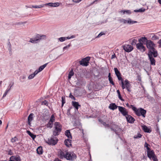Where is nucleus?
I'll return each instance as SVG.
<instances>
[{
    "label": "nucleus",
    "instance_id": "f257e3e1",
    "mask_svg": "<svg viewBox=\"0 0 161 161\" xmlns=\"http://www.w3.org/2000/svg\"><path fill=\"white\" fill-rule=\"evenodd\" d=\"M60 158L61 159L65 158L67 160H74L76 158L75 153L72 152H63L61 151L60 153Z\"/></svg>",
    "mask_w": 161,
    "mask_h": 161
},
{
    "label": "nucleus",
    "instance_id": "f03ea898",
    "mask_svg": "<svg viewBox=\"0 0 161 161\" xmlns=\"http://www.w3.org/2000/svg\"><path fill=\"white\" fill-rule=\"evenodd\" d=\"M130 106L137 116H140L142 115L144 117H145V115L146 113V110L142 108H139V109H137L132 105H131Z\"/></svg>",
    "mask_w": 161,
    "mask_h": 161
},
{
    "label": "nucleus",
    "instance_id": "7ed1b4c3",
    "mask_svg": "<svg viewBox=\"0 0 161 161\" xmlns=\"http://www.w3.org/2000/svg\"><path fill=\"white\" fill-rule=\"evenodd\" d=\"M54 130L53 131V134L54 136L58 135L62 130V125L58 122H55L54 124Z\"/></svg>",
    "mask_w": 161,
    "mask_h": 161
},
{
    "label": "nucleus",
    "instance_id": "20e7f679",
    "mask_svg": "<svg viewBox=\"0 0 161 161\" xmlns=\"http://www.w3.org/2000/svg\"><path fill=\"white\" fill-rule=\"evenodd\" d=\"M46 37V36L45 35L40 36L38 35L35 38H31L30 42L32 43H36L37 42V41H40L42 39H44Z\"/></svg>",
    "mask_w": 161,
    "mask_h": 161
},
{
    "label": "nucleus",
    "instance_id": "39448f33",
    "mask_svg": "<svg viewBox=\"0 0 161 161\" xmlns=\"http://www.w3.org/2000/svg\"><path fill=\"white\" fill-rule=\"evenodd\" d=\"M58 141V139L54 136H52L50 139H48L47 142V143L52 145H54L56 144Z\"/></svg>",
    "mask_w": 161,
    "mask_h": 161
},
{
    "label": "nucleus",
    "instance_id": "423d86ee",
    "mask_svg": "<svg viewBox=\"0 0 161 161\" xmlns=\"http://www.w3.org/2000/svg\"><path fill=\"white\" fill-rule=\"evenodd\" d=\"M147 156L151 160H153V161H157V160L156 156L154 153L153 151L148 150L147 151Z\"/></svg>",
    "mask_w": 161,
    "mask_h": 161
},
{
    "label": "nucleus",
    "instance_id": "0eeeda50",
    "mask_svg": "<svg viewBox=\"0 0 161 161\" xmlns=\"http://www.w3.org/2000/svg\"><path fill=\"white\" fill-rule=\"evenodd\" d=\"M146 46L148 50H150L154 49L155 46V44L153 42L150 40H148L146 43Z\"/></svg>",
    "mask_w": 161,
    "mask_h": 161
},
{
    "label": "nucleus",
    "instance_id": "6e6552de",
    "mask_svg": "<svg viewBox=\"0 0 161 161\" xmlns=\"http://www.w3.org/2000/svg\"><path fill=\"white\" fill-rule=\"evenodd\" d=\"M90 59V57H89L82 59L81 61H80V64L83 66H87L88 65L89 61Z\"/></svg>",
    "mask_w": 161,
    "mask_h": 161
},
{
    "label": "nucleus",
    "instance_id": "1a4fd4ad",
    "mask_svg": "<svg viewBox=\"0 0 161 161\" xmlns=\"http://www.w3.org/2000/svg\"><path fill=\"white\" fill-rule=\"evenodd\" d=\"M158 53L157 51L155 48L150 50H148V57H153V55L154 57H156L158 56Z\"/></svg>",
    "mask_w": 161,
    "mask_h": 161
},
{
    "label": "nucleus",
    "instance_id": "9d476101",
    "mask_svg": "<svg viewBox=\"0 0 161 161\" xmlns=\"http://www.w3.org/2000/svg\"><path fill=\"white\" fill-rule=\"evenodd\" d=\"M124 50L127 52L129 53L133 49V47L131 45L125 44L123 46Z\"/></svg>",
    "mask_w": 161,
    "mask_h": 161
},
{
    "label": "nucleus",
    "instance_id": "9b49d317",
    "mask_svg": "<svg viewBox=\"0 0 161 161\" xmlns=\"http://www.w3.org/2000/svg\"><path fill=\"white\" fill-rule=\"evenodd\" d=\"M118 109L120 112L121 114L124 116H126L128 114V111L126 109L121 106H119Z\"/></svg>",
    "mask_w": 161,
    "mask_h": 161
},
{
    "label": "nucleus",
    "instance_id": "f8f14e48",
    "mask_svg": "<svg viewBox=\"0 0 161 161\" xmlns=\"http://www.w3.org/2000/svg\"><path fill=\"white\" fill-rule=\"evenodd\" d=\"M125 88H126L127 91L129 92L131 91V85L130 84L129 81L127 80H125Z\"/></svg>",
    "mask_w": 161,
    "mask_h": 161
},
{
    "label": "nucleus",
    "instance_id": "ddd939ff",
    "mask_svg": "<svg viewBox=\"0 0 161 161\" xmlns=\"http://www.w3.org/2000/svg\"><path fill=\"white\" fill-rule=\"evenodd\" d=\"M136 48L142 52H144L145 50V47L143 45V44L140 43L136 44Z\"/></svg>",
    "mask_w": 161,
    "mask_h": 161
},
{
    "label": "nucleus",
    "instance_id": "4468645a",
    "mask_svg": "<svg viewBox=\"0 0 161 161\" xmlns=\"http://www.w3.org/2000/svg\"><path fill=\"white\" fill-rule=\"evenodd\" d=\"M20 157L18 155L11 156L8 161H20Z\"/></svg>",
    "mask_w": 161,
    "mask_h": 161
},
{
    "label": "nucleus",
    "instance_id": "2eb2a0df",
    "mask_svg": "<svg viewBox=\"0 0 161 161\" xmlns=\"http://www.w3.org/2000/svg\"><path fill=\"white\" fill-rule=\"evenodd\" d=\"M59 5V3H49L44 4L45 6H48L52 7H56L58 6Z\"/></svg>",
    "mask_w": 161,
    "mask_h": 161
},
{
    "label": "nucleus",
    "instance_id": "dca6fc26",
    "mask_svg": "<svg viewBox=\"0 0 161 161\" xmlns=\"http://www.w3.org/2000/svg\"><path fill=\"white\" fill-rule=\"evenodd\" d=\"M125 117L127 121L130 123H133L135 121L134 119L130 115L127 114Z\"/></svg>",
    "mask_w": 161,
    "mask_h": 161
},
{
    "label": "nucleus",
    "instance_id": "f3484780",
    "mask_svg": "<svg viewBox=\"0 0 161 161\" xmlns=\"http://www.w3.org/2000/svg\"><path fill=\"white\" fill-rule=\"evenodd\" d=\"M33 114L32 113L28 117V124L30 125H31V122L33 120Z\"/></svg>",
    "mask_w": 161,
    "mask_h": 161
},
{
    "label": "nucleus",
    "instance_id": "a211bd4d",
    "mask_svg": "<svg viewBox=\"0 0 161 161\" xmlns=\"http://www.w3.org/2000/svg\"><path fill=\"white\" fill-rule=\"evenodd\" d=\"M137 22V21H133L130 18H128L127 20H125V24L127 23L130 25H132Z\"/></svg>",
    "mask_w": 161,
    "mask_h": 161
},
{
    "label": "nucleus",
    "instance_id": "6ab92c4d",
    "mask_svg": "<svg viewBox=\"0 0 161 161\" xmlns=\"http://www.w3.org/2000/svg\"><path fill=\"white\" fill-rule=\"evenodd\" d=\"M118 106H117L114 103H112L110 104L109 106V108L112 110H114L116 109L117 108H118Z\"/></svg>",
    "mask_w": 161,
    "mask_h": 161
},
{
    "label": "nucleus",
    "instance_id": "aec40b11",
    "mask_svg": "<svg viewBox=\"0 0 161 161\" xmlns=\"http://www.w3.org/2000/svg\"><path fill=\"white\" fill-rule=\"evenodd\" d=\"M44 4H43L41 5H32L31 6H30L29 7H28L29 8H42L44 6Z\"/></svg>",
    "mask_w": 161,
    "mask_h": 161
},
{
    "label": "nucleus",
    "instance_id": "412c9836",
    "mask_svg": "<svg viewBox=\"0 0 161 161\" xmlns=\"http://www.w3.org/2000/svg\"><path fill=\"white\" fill-rule=\"evenodd\" d=\"M71 140L69 138L66 139L64 141L65 144L66 146L68 147L71 146Z\"/></svg>",
    "mask_w": 161,
    "mask_h": 161
},
{
    "label": "nucleus",
    "instance_id": "4be33fe9",
    "mask_svg": "<svg viewBox=\"0 0 161 161\" xmlns=\"http://www.w3.org/2000/svg\"><path fill=\"white\" fill-rule=\"evenodd\" d=\"M147 41H148V40H147V38L145 37H142L138 40V42L139 43L142 44H143L144 42H146L147 43Z\"/></svg>",
    "mask_w": 161,
    "mask_h": 161
},
{
    "label": "nucleus",
    "instance_id": "5701e85b",
    "mask_svg": "<svg viewBox=\"0 0 161 161\" xmlns=\"http://www.w3.org/2000/svg\"><path fill=\"white\" fill-rule=\"evenodd\" d=\"M72 105L76 109L78 110V107H80V105L79 104L78 102L73 101L72 102Z\"/></svg>",
    "mask_w": 161,
    "mask_h": 161
},
{
    "label": "nucleus",
    "instance_id": "b1692460",
    "mask_svg": "<svg viewBox=\"0 0 161 161\" xmlns=\"http://www.w3.org/2000/svg\"><path fill=\"white\" fill-rule=\"evenodd\" d=\"M37 153L39 154H42L43 152V150L42 147H38L36 149Z\"/></svg>",
    "mask_w": 161,
    "mask_h": 161
},
{
    "label": "nucleus",
    "instance_id": "393cba45",
    "mask_svg": "<svg viewBox=\"0 0 161 161\" xmlns=\"http://www.w3.org/2000/svg\"><path fill=\"white\" fill-rule=\"evenodd\" d=\"M65 135L69 139H72V136L70 131L69 130H67L65 131Z\"/></svg>",
    "mask_w": 161,
    "mask_h": 161
},
{
    "label": "nucleus",
    "instance_id": "a878e982",
    "mask_svg": "<svg viewBox=\"0 0 161 161\" xmlns=\"http://www.w3.org/2000/svg\"><path fill=\"white\" fill-rule=\"evenodd\" d=\"M151 62V64L152 65H155V61L153 57H148Z\"/></svg>",
    "mask_w": 161,
    "mask_h": 161
},
{
    "label": "nucleus",
    "instance_id": "bb28decb",
    "mask_svg": "<svg viewBox=\"0 0 161 161\" xmlns=\"http://www.w3.org/2000/svg\"><path fill=\"white\" fill-rule=\"evenodd\" d=\"M27 133L32 138L33 140H34L36 137V135H35L31 133L29 130H27Z\"/></svg>",
    "mask_w": 161,
    "mask_h": 161
},
{
    "label": "nucleus",
    "instance_id": "cd10ccee",
    "mask_svg": "<svg viewBox=\"0 0 161 161\" xmlns=\"http://www.w3.org/2000/svg\"><path fill=\"white\" fill-rule=\"evenodd\" d=\"M110 75H111V74L110 73H109L108 74V80L109 81V83L110 84H112L114 86V85L115 84H114V82H113V81L112 78L111 77Z\"/></svg>",
    "mask_w": 161,
    "mask_h": 161
},
{
    "label": "nucleus",
    "instance_id": "c85d7f7f",
    "mask_svg": "<svg viewBox=\"0 0 161 161\" xmlns=\"http://www.w3.org/2000/svg\"><path fill=\"white\" fill-rule=\"evenodd\" d=\"M142 128L145 132L150 133L151 130L148 129L146 126L144 125L142 126Z\"/></svg>",
    "mask_w": 161,
    "mask_h": 161
},
{
    "label": "nucleus",
    "instance_id": "c756f323",
    "mask_svg": "<svg viewBox=\"0 0 161 161\" xmlns=\"http://www.w3.org/2000/svg\"><path fill=\"white\" fill-rule=\"evenodd\" d=\"M74 75V72L73 69H72L68 74V78L69 79H71V77Z\"/></svg>",
    "mask_w": 161,
    "mask_h": 161
},
{
    "label": "nucleus",
    "instance_id": "7c9ffc66",
    "mask_svg": "<svg viewBox=\"0 0 161 161\" xmlns=\"http://www.w3.org/2000/svg\"><path fill=\"white\" fill-rule=\"evenodd\" d=\"M48 63H46L44 65L40 66L38 69L39 71H40V72L46 66Z\"/></svg>",
    "mask_w": 161,
    "mask_h": 161
},
{
    "label": "nucleus",
    "instance_id": "2f4dec72",
    "mask_svg": "<svg viewBox=\"0 0 161 161\" xmlns=\"http://www.w3.org/2000/svg\"><path fill=\"white\" fill-rule=\"evenodd\" d=\"M114 70L115 71V74L117 76L119 75H121V74L120 73L119 71L118 70L117 68H114Z\"/></svg>",
    "mask_w": 161,
    "mask_h": 161
},
{
    "label": "nucleus",
    "instance_id": "473e14b6",
    "mask_svg": "<svg viewBox=\"0 0 161 161\" xmlns=\"http://www.w3.org/2000/svg\"><path fill=\"white\" fill-rule=\"evenodd\" d=\"M151 35H153L151 38L152 40H154L159 39L158 36L155 35L154 34H152Z\"/></svg>",
    "mask_w": 161,
    "mask_h": 161
},
{
    "label": "nucleus",
    "instance_id": "72a5a7b5",
    "mask_svg": "<svg viewBox=\"0 0 161 161\" xmlns=\"http://www.w3.org/2000/svg\"><path fill=\"white\" fill-rule=\"evenodd\" d=\"M11 87H12V86L10 87L9 88H7V90H6L5 92L4 93V94H3V98L4 97H5L6 96V95H7V94H8V92L10 90L11 88Z\"/></svg>",
    "mask_w": 161,
    "mask_h": 161
},
{
    "label": "nucleus",
    "instance_id": "f704fd0d",
    "mask_svg": "<svg viewBox=\"0 0 161 161\" xmlns=\"http://www.w3.org/2000/svg\"><path fill=\"white\" fill-rule=\"evenodd\" d=\"M53 126V123L49 121V122L47 125V128H52Z\"/></svg>",
    "mask_w": 161,
    "mask_h": 161
},
{
    "label": "nucleus",
    "instance_id": "c9c22d12",
    "mask_svg": "<svg viewBox=\"0 0 161 161\" xmlns=\"http://www.w3.org/2000/svg\"><path fill=\"white\" fill-rule=\"evenodd\" d=\"M145 11V9L143 8H142L139 9L138 10H135L134 11L135 12H143Z\"/></svg>",
    "mask_w": 161,
    "mask_h": 161
},
{
    "label": "nucleus",
    "instance_id": "e433bc0d",
    "mask_svg": "<svg viewBox=\"0 0 161 161\" xmlns=\"http://www.w3.org/2000/svg\"><path fill=\"white\" fill-rule=\"evenodd\" d=\"M55 120L54 116L53 114L51 115L49 121L53 123Z\"/></svg>",
    "mask_w": 161,
    "mask_h": 161
},
{
    "label": "nucleus",
    "instance_id": "4c0bfd02",
    "mask_svg": "<svg viewBox=\"0 0 161 161\" xmlns=\"http://www.w3.org/2000/svg\"><path fill=\"white\" fill-rule=\"evenodd\" d=\"M137 42V40L136 39H133L132 40V42L131 43V44L132 45H136L137 43H136Z\"/></svg>",
    "mask_w": 161,
    "mask_h": 161
},
{
    "label": "nucleus",
    "instance_id": "58836bf2",
    "mask_svg": "<svg viewBox=\"0 0 161 161\" xmlns=\"http://www.w3.org/2000/svg\"><path fill=\"white\" fill-rule=\"evenodd\" d=\"M75 36L74 35H72V36H71L70 37H69V36L65 37V39L66 40L67 39H71L74 38H75Z\"/></svg>",
    "mask_w": 161,
    "mask_h": 161
},
{
    "label": "nucleus",
    "instance_id": "ea45409f",
    "mask_svg": "<svg viewBox=\"0 0 161 161\" xmlns=\"http://www.w3.org/2000/svg\"><path fill=\"white\" fill-rule=\"evenodd\" d=\"M149 144L147 142H145L144 144V147H146L147 149V151L150 150V148L149 147Z\"/></svg>",
    "mask_w": 161,
    "mask_h": 161
},
{
    "label": "nucleus",
    "instance_id": "a19ab883",
    "mask_svg": "<svg viewBox=\"0 0 161 161\" xmlns=\"http://www.w3.org/2000/svg\"><path fill=\"white\" fill-rule=\"evenodd\" d=\"M18 140L17 138L15 136L14 137L12 138L11 139V142L12 143H14L16 141H17Z\"/></svg>",
    "mask_w": 161,
    "mask_h": 161
},
{
    "label": "nucleus",
    "instance_id": "79ce46f5",
    "mask_svg": "<svg viewBox=\"0 0 161 161\" xmlns=\"http://www.w3.org/2000/svg\"><path fill=\"white\" fill-rule=\"evenodd\" d=\"M58 40L61 42H63L66 40L65 37H61L58 38Z\"/></svg>",
    "mask_w": 161,
    "mask_h": 161
},
{
    "label": "nucleus",
    "instance_id": "37998d69",
    "mask_svg": "<svg viewBox=\"0 0 161 161\" xmlns=\"http://www.w3.org/2000/svg\"><path fill=\"white\" fill-rule=\"evenodd\" d=\"M62 106H63L64 104L65 103V98L64 97H62Z\"/></svg>",
    "mask_w": 161,
    "mask_h": 161
},
{
    "label": "nucleus",
    "instance_id": "c03bdc74",
    "mask_svg": "<svg viewBox=\"0 0 161 161\" xmlns=\"http://www.w3.org/2000/svg\"><path fill=\"white\" fill-rule=\"evenodd\" d=\"M121 84L122 85V87L123 89H124L125 88V82H124L123 80H121Z\"/></svg>",
    "mask_w": 161,
    "mask_h": 161
},
{
    "label": "nucleus",
    "instance_id": "a18cd8bd",
    "mask_svg": "<svg viewBox=\"0 0 161 161\" xmlns=\"http://www.w3.org/2000/svg\"><path fill=\"white\" fill-rule=\"evenodd\" d=\"M142 136V135L140 133H138L137 135H136L134 136V138H141Z\"/></svg>",
    "mask_w": 161,
    "mask_h": 161
},
{
    "label": "nucleus",
    "instance_id": "49530a36",
    "mask_svg": "<svg viewBox=\"0 0 161 161\" xmlns=\"http://www.w3.org/2000/svg\"><path fill=\"white\" fill-rule=\"evenodd\" d=\"M119 20L120 23H122L124 24H125V19H121Z\"/></svg>",
    "mask_w": 161,
    "mask_h": 161
},
{
    "label": "nucleus",
    "instance_id": "de8ad7c7",
    "mask_svg": "<svg viewBox=\"0 0 161 161\" xmlns=\"http://www.w3.org/2000/svg\"><path fill=\"white\" fill-rule=\"evenodd\" d=\"M35 76L33 74H31V75H29V76L28 77V78L29 79H33L34 77Z\"/></svg>",
    "mask_w": 161,
    "mask_h": 161
},
{
    "label": "nucleus",
    "instance_id": "09e8293b",
    "mask_svg": "<svg viewBox=\"0 0 161 161\" xmlns=\"http://www.w3.org/2000/svg\"><path fill=\"white\" fill-rule=\"evenodd\" d=\"M125 14H131V12L130 10H125Z\"/></svg>",
    "mask_w": 161,
    "mask_h": 161
},
{
    "label": "nucleus",
    "instance_id": "8fccbe9b",
    "mask_svg": "<svg viewBox=\"0 0 161 161\" xmlns=\"http://www.w3.org/2000/svg\"><path fill=\"white\" fill-rule=\"evenodd\" d=\"M114 126H115V127H117L116 128V129H113V128H111V130H113L114 131H115V133H116V134H117V132H116V131H117V130H116V129H119V130H120V129L119 128V127H118V126H117L116 125H114Z\"/></svg>",
    "mask_w": 161,
    "mask_h": 161
},
{
    "label": "nucleus",
    "instance_id": "3c124183",
    "mask_svg": "<svg viewBox=\"0 0 161 161\" xmlns=\"http://www.w3.org/2000/svg\"><path fill=\"white\" fill-rule=\"evenodd\" d=\"M105 33H104L103 32H101L96 37V38H98L100 37L102 35H104Z\"/></svg>",
    "mask_w": 161,
    "mask_h": 161
},
{
    "label": "nucleus",
    "instance_id": "603ef678",
    "mask_svg": "<svg viewBox=\"0 0 161 161\" xmlns=\"http://www.w3.org/2000/svg\"><path fill=\"white\" fill-rule=\"evenodd\" d=\"M70 46H71V45L70 44H69L68 45L64 47L63 48V49L64 50L65 49H68L70 47Z\"/></svg>",
    "mask_w": 161,
    "mask_h": 161
},
{
    "label": "nucleus",
    "instance_id": "864d4df0",
    "mask_svg": "<svg viewBox=\"0 0 161 161\" xmlns=\"http://www.w3.org/2000/svg\"><path fill=\"white\" fill-rule=\"evenodd\" d=\"M125 10H121L120 11H119V13H121L122 15H123V14H125Z\"/></svg>",
    "mask_w": 161,
    "mask_h": 161
},
{
    "label": "nucleus",
    "instance_id": "5fc2aeb1",
    "mask_svg": "<svg viewBox=\"0 0 161 161\" xmlns=\"http://www.w3.org/2000/svg\"><path fill=\"white\" fill-rule=\"evenodd\" d=\"M42 104H44L46 105H48L47 102L46 100H45L42 102Z\"/></svg>",
    "mask_w": 161,
    "mask_h": 161
},
{
    "label": "nucleus",
    "instance_id": "6e6d98bb",
    "mask_svg": "<svg viewBox=\"0 0 161 161\" xmlns=\"http://www.w3.org/2000/svg\"><path fill=\"white\" fill-rule=\"evenodd\" d=\"M40 72V71H39L38 69L36 70L34 73L33 74L35 76L38 73Z\"/></svg>",
    "mask_w": 161,
    "mask_h": 161
},
{
    "label": "nucleus",
    "instance_id": "4d7b16f0",
    "mask_svg": "<svg viewBox=\"0 0 161 161\" xmlns=\"http://www.w3.org/2000/svg\"><path fill=\"white\" fill-rule=\"evenodd\" d=\"M158 43L159 44L158 45V47L161 48V39H160L158 42Z\"/></svg>",
    "mask_w": 161,
    "mask_h": 161
},
{
    "label": "nucleus",
    "instance_id": "13d9d810",
    "mask_svg": "<svg viewBox=\"0 0 161 161\" xmlns=\"http://www.w3.org/2000/svg\"><path fill=\"white\" fill-rule=\"evenodd\" d=\"M69 97L71 98L72 99H73L74 100H75V98L72 95L71 93H70L69 96Z\"/></svg>",
    "mask_w": 161,
    "mask_h": 161
},
{
    "label": "nucleus",
    "instance_id": "bf43d9fd",
    "mask_svg": "<svg viewBox=\"0 0 161 161\" xmlns=\"http://www.w3.org/2000/svg\"><path fill=\"white\" fill-rule=\"evenodd\" d=\"M82 0H72L73 2L76 3H79Z\"/></svg>",
    "mask_w": 161,
    "mask_h": 161
},
{
    "label": "nucleus",
    "instance_id": "052dcab7",
    "mask_svg": "<svg viewBox=\"0 0 161 161\" xmlns=\"http://www.w3.org/2000/svg\"><path fill=\"white\" fill-rule=\"evenodd\" d=\"M8 154L10 155H12L13 154V153L11 150H9L8 151Z\"/></svg>",
    "mask_w": 161,
    "mask_h": 161
},
{
    "label": "nucleus",
    "instance_id": "680f3d73",
    "mask_svg": "<svg viewBox=\"0 0 161 161\" xmlns=\"http://www.w3.org/2000/svg\"><path fill=\"white\" fill-rule=\"evenodd\" d=\"M119 80H120L121 81L123 80V79L121 77V75H119L117 76Z\"/></svg>",
    "mask_w": 161,
    "mask_h": 161
},
{
    "label": "nucleus",
    "instance_id": "e2e57ef3",
    "mask_svg": "<svg viewBox=\"0 0 161 161\" xmlns=\"http://www.w3.org/2000/svg\"><path fill=\"white\" fill-rule=\"evenodd\" d=\"M118 97L122 101H123V99H122L121 96V94H120V95H118Z\"/></svg>",
    "mask_w": 161,
    "mask_h": 161
},
{
    "label": "nucleus",
    "instance_id": "0e129e2a",
    "mask_svg": "<svg viewBox=\"0 0 161 161\" xmlns=\"http://www.w3.org/2000/svg\"><path fill=\"white\" fill-rule=\"evenodd\" d=\"M116 55H115V54H114V55H113L112 56V57H111V58L112 59H113V58H115L116 57Z\"/></svg>",
    "mask_w": 161,
    "mask_h": 161
},
{
    "label": "nucleus",
    "instance_id": "69168bd1",
    "mask_svg": "<svg viewBox=\"0 0 161 161\" xmlns=\"http://www.w3.org/2000/svg\"><path fill=\"white\" fill-rule=\"evenodd\" d=\"M102 124L103 125H104V126H106V125L108 126V125L107 124H106V123H105V122H102Z\"/></svg>",
    "mask_w": 161,
    "mask_h": 161
},
{
    "label": "nucleus",
    "instance_id": "338daca9",
    "mask_svg": "<svg viewBox=\"0 0 161 161\" xmlns=\"http://www.w3.org/2000/svg\"><path fill=\"white\" fill-rule=\"evenodd\" d=\"M70 111V109H68L67 112V114H69Z\"/></svg>",
    "mask_w": 161,
    "mask_h": 161
},
{
    "label": "nucleus",
    "instance_id": "774afa93",
    "mask_svg": "<svg viewBox=\"0 0 161 161\" xmlns=\"http://www.w3.org/2000/svg\"><path fill=\"white\" fill-rule=\"evenodd\" d=\"M117 92L118 95L120 94V92L119 91V90H117Z\"/></svg>",
    "mask_w": 161,
    "mask_h": 161
}]
</instances>
